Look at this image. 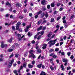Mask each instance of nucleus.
<instances>
[{
  "instance_id": "1",
  "label": "nucleus",
  "mask_w": 75,
  "mask_h": 75,
  "mask_svg": "<svg viewBox=\"0 0 75 75\" xmlns=\"http://www.w3.org/2000/svg\"><path fill=\"white\" fill-rule=\"evenodd\" d=\"M44 31H42L41 32H38L37 33V35H39V36H38L37 39V40H39L42 37L41 35H42L43 34H44Z\"/></svg>"
},
{
  "instance_id": "2",
  "label": "nucleus",
  "mask_w": 75,
  "mask_h": 75,
  "mask_svg": "<svg viewBox=\"0 0 75 75\" xmlns=\"http://www.w3.org/2000/svg\"><path fill=\"white\" fill-rule=\"evenodd\" d=\"M33 52L34 51L33 50H31L30 51V54L29 55V58H31L32 57L33 58H35V56L33 54Z\"/></svg>"
},
{
  "instance_id": "3",
  "label": "nucleus",
  "mask_w": 75,
  "mask_h": 75,
  "mask_svg": "<svg viewBox=\"0 0 75 75\" xmlns=\"http://www.w3.org/2000/svg\"><path fill=\"white\" fill-rule=\"evenodd\" d=\"M56 40H51L49 42H48V44H49L51 43L49 45V47H50L52 45H54V44H55V42H56Z\"/></svg>"
},
{
  "instance_id": "4",
  "label": "nucleus",
  "mask_w": 75,
  "mask_h": 75,
  "mask_svg": "<svg viewBox=\"0 0 75 75\" xmlns=\"http://www.w3.org/2000/svg\"><path fill=\"white\" fill-rule=\"evenodd\" d=\"M4 42H1V47L2 48H4V47H7V44L4 45Z\"/></svg>"
},
{
  "instance_id": "5",
  "label": "nucleus",
  "mask_w": 75,
  "mask_h": 75,
  "mask_svg": "<svg viewBox=\"0 0 75 75\" xmlns=\"http://www.w3.org/2000/svg\"><path fill=\"white\" fill-rule=\"evenodd\" d=\"M14 59H12L11 61V62H9V67H11L12 65V64H13V62H14Z\"/></svg>"
},
{
  "instance_id": "6",
  "label": "nucleus",
  "mask_w": 75,
  "mask_h": 75,
  "mask_svg": "<svg viewBox=\"0 0 75 75\" xmlns=\"http://www.w3.org/2000/svg\"><path fill=\"white\" fill-rule=\"evenodd\" d=\"M18 38V39L19 41H21V35L20 34H18L17 35Z\"/></svg>"
},
{
  "instance_id": "7",
  "label": "nucleus",
  "mask_w": 75,
  "mask_h": 75,
  "mask_svg": "<svg viewBox=\"0 0 75 75\" xmlns=\"http://www.w3.org/2000/svg\"><path fill=\"white\" fill-rule=\"evenodd\" d=\"M43 47H42L43 50H45L47 48V44H44L43 45Z\"/></svg>"
},
{
  "instance_id": "8",
  "label": "nucleus",
  "mask_w": 75,
  "mask_h": 75,
  "mask_svg": "<svg viewBox=\"0 0 75 75\" xmlns=\"http://www.w3.org/2000/svg\"><path fill=\"white\" fill-rule=\"evenodd\" d=\"M52 35V33L51 32L49 33L47 35V36L49 38H50L51 37V35Z\"/></svg>"
},
{
  "instance_id": "9",
  "label": "nucleus",
  "mask_w": 75,
  "mask_h": 75,
  "mask_svg": "<svg viewBox=\"0 0 75 75\" xmlns=\"http://www.w3.org/2000/svg\"><path fill=\"white\" fill-rule=\"evenodd\" d=\"M14 73V74H16V75H18V74H17V72L18 71L17 70H14L13 71ZM18 74H19V75H21V74H20V73H18Z\"/></svg>"
},
{
  "instance_id": "10",
  "label": "nucleus",
  "mask_w": 75,
  "mask_h": 75,
  "mask_svg": "<svg viewBox=\"0 0 75 75\" xmlns=\"http://www.w3.org/2000/svg\"><path fill=\"white\" fill-rule=\"evenodd\" d=\"M41 50L40 49H38L37 50V52L38 54L41 53Z\"/></svg>"
},
{
  "instance_id": "11",
  "label": "nucleus",
  "mask_w": 75,
  "mask_h": 75,
  "mask_svg": "<svg viewBox=\"0 0 75 75\" xmlns=\"http://www.w3.org/2000/svg\"><path fill=\"white\" fill-rule=\"evenodd\" d=\"M45 0H43L41 1L42 4V5H45Z\"/></svg>"
},
{
  "instance_id": "12",
  "label": "nucleus",
  "mask_w": 75,
  "mask_h": 75,
  "mask_svg": "<svg viewBox=\"0 0 75 75\" xmlns=\"http://www.w3.org/2000/svg\"><path fill=\"white\" fill-rule=\"evenodd\" d=\"M14 40V38H11V39L9 40H8V42H11L12 40Z\"/></svg>"
},
{
  "instance_id": "13",
  "label": "nucleus",
  "mask_w": 75,
  "mask_h": 75,
  "mask_svg": "<svg viewBox=\"0 0 75 75\" xmlns=\"http://www.w3.org/2000/svg\"><path fill=\"white\" fill-rule=\"evenodd\" d=\"M42 28V26H40L39 28H38L37 29L38 31H40V30H41Z\"/></svg>"
},
{
  "instance_id": "14",
  "label": "nucleus",
  "mask_w": 75,
  "mask_h": 75,
  "mask_svg": "<svg viewBox=\"0 0 75 75\" xmlns=\"http://www.w3.org/2000/svg\"><path fill=\"white\" fill-rule=\"evenodd\" d=\"M0 57L1 58H0V61H3V59L2 58L3 57V54H1Z\"/></svg>"
},
{
  "instance_id": "15",
  "label": "nucleus",
  "mask_w": 75,
  "mask_h": 75,
  "mask_svg": "<svg viewBox=\"0 0 75 75\" xmlns=\"http://www.w3.org/2000/svg\"><path fill=\"white\" fill-rule=\"evenodd\" d=\"M28 66L29 68H32L33 67V65H31L30 64H28Z\"/></svg>"
},
{
  "instance_id": "16",
  "label": "nucleus",
  "mask_w": 75,
  "mask_h": 75,
  "mask_svg": "<svg viewBox=\"0 0 75 75\" xmlns=\"http://www.w3.org/2000/svg\"><path fill=\"white\" fill-rule=\"evenodd\" d=\"M45 16V13H42L41 14L40 16H41L42 18Z\"/></svg>"
},
{
  "instance_id": "17",
  "label": "nucleus",
  "mask_w": 75,
  "mask_h": 75,
  "mask_svg": "<svg viewBox=\"0 0 75 75\" xmlns=\"http://www.w3.org/2000/svg\"><path fill=\"white\" fill-rule=\"evenodd\" d=\"M41 65H42V64H38V65H37V67L38 68H41Z\"/></svg>"
},
{
  "instance_id": "18",
  "label": "nucleus",
  "mask_w": 75,
  "mask_h": 75,
  "mask_svg": "<svg viewBox=\"0 0 75 75\" xmlns=\"http://www.w3.org/2000/svg\"><path fill=\"white\" fill-rule=\"evenodd\" d=\"M40 75H46V74H45V72L42 71Z\"/></svg>"
},
{
  "instance_id": "19",
  "label": "nucleus",
  "mask_w": 75,
  "mask_h": 75,
  "mask_svg": "<svg viewBox=\"0 0 75 75\" xmlns=\"http://www.w3.org/2000/svg\"><path fill=\"white\" fill-rule=\"evenodd\" d=\"M42 11H45L46 10V8H45V7L43 6L42 7Z\"/></svg>"
},
{
  "instance_id": "20",
  "label": "nucleus",
  "mask_w": 75,
  "mask_h": 75,
  "mask_svg": "<svg viewBox=\"0 0 75 75\" xmlns=\"http://www.w3.org/2000/svg\"><path fill=\"white\" fill-rule=\"evenodd\" d=\"M23 66H21L20 69H19V70H18V73H20V70H21V69H23Z\"/></svg>"
},
{
  "instance_id": "21",
  "label": "nucleus",
  "mask_w": 75,
  "mask_h": 75,
  "mask_svg": "<svg viewBox=\"0 0 75 75\" xmlns=\"http://www.w3.org/2000/svg\"><path fill=\"white\" fill-rule=\"evenodd\" d=\"M13 49H9L7 51L8 52H12V51H13Z\"/></svg>"
},
{
  "instance_id": "22",
  "label": "nucleus",
  "mask_w": 75,
  "mask_h": 75,
  "mask_svg": "<svg viewBox=\"0 0 75 75\" xmlns=\"http://www.w3.org/2000/svg\"><path fill=\"white\" fill-rule=\"evenodd\" d=\"M61 68L62 71H64V66H63V65H61Z\"/></svg>"
},
{
  "instance_id": "23",
  "label": "nucleus",
  "mask_w": 75,
  "mask_h": 75,
  "mask_svg": "<svg viewBox=\"0 0 75 75\" xmlns=\"http://www.w3.org/2000/svg\"><path fill=\"white\" fill-rule=\"evenodd\" d=\"M45 16L46 18H47L48 17V14L47 12H46L45 14Z\"/></svg>"
},
{
  "instance_id": "24",
  "label": "nucleus",
  "mask_w": 75,
  "mask_h": 75,
  "mask_svg": "<svg viewBox=\"0 0 75 75\" xmlns=\"http://www.w3.org/2000/svg\"><path fill=\"white\" fill-rule=\"evenodd\" d=\"M42 13V11H40L39 12L36 13V14H37V15H39V14H40L41 13Z\"/></svg>"
},
{
  "instance_id": "25",
  "label": "nucleus",
  "mask_w": 75,
  "mask_h": 75,
  "mask_svg": "<svg viewBox=\"0 0 75 75\" xmlns=\"http://www.w3.org/2000/svg\"><path fill=\"white\" fill-rule=\"evenodd\" d=\"M20 25H21V23L19 22H18L16 24V25H18V26H20Z\"/></svg>"
},
{
  "instance_id": "26",
  "label": "nucleus",
  "mask_w": 75,
  "mask_h": 75,
  "mask_svg": "<svg viewBox=\"0 0 75 75\" xmlns=\"http://www.w3.org/2000/svg\"><path fill=\"white\" fill-rule=\"evenodd\" d=\"M30 27H31V24H30L28 26H27L26 27V28L28 30L29 28H30Z\"/></svg>"
},
{
  "instance_id": "27",
  "label": "nucleus",
  "mask_w": 75,
  "mask_h": 75,
  "mask_svg": "<svg viewBox=\"0 0 75 75\" xmlns=\"http://www.w3.org/2000/svg\"><path fill=\"white\" fill-rule=\"evenodd\" d=\"M63 62H67L68 60L66 59H63Z\"/></svg>"
},
{
  "instance_id": "28",
  "label": "nucleus",
  "mask_w": 75,
  "mask_h": 75,
  "mask_svg": "<svg viewBox=\"0 0 75 75\" xmlns=\"http://www.w3.org/2000/svg\"><path fill=\"white\" fill-rule=\"evenodd\" d=\"M21 6V4H20L17 3L16 4V7H20Z\"/></svg>"
},
{
  "instance_id": "29",
  "label": "nucleus",
  "mask_w": 75,
  "mask_h": 75,
  "mask_svg": "<svg viewBox=\"0 0 75 75\" xmlns=\"http://www.w3.org/2000/svg\"><path fill=\"white\" fill-rule=\"evenodd\" d=\"M6 6H7V5H9L10 7H11V4L9 3L8 2H7L6 3Z\"/></svg>"
},
{
  "instance_id": "30",
  "label": "nucleus",
  "mask_w": 75,
  "mask_h": 75,
  "mask_svg": "<svg viewBox=\"0 0 75 75\" xmlns=\"http://www.w3.org/2000/svg\"><path fill=\"white\" fill-rule=\"evenodd\" d=\"M51 7H54L55 6V4H54V3H52L51 4Z\"/></svg>"
},
{
  "instance_id": "31",
  "label": "nucleus",
  "mask_w": 75,
  "mask_h": 75,
  "mask_svg": "<svg viewBox=\"0 0 75 75\" xmlns=\"http://www.w3.org/2000/svg\"><path fill=\"white\" fill-rule=\"evenodd\" d=\"M23 18H24L23 17V16L22 15H21L19 16V18H20V19H23Z\"/></svg>"
},
{
  "instance_id": "32",
  "label": "nucleus",
  "mask_w": 75,
  "mask_h": 75,
  "mask_svg": "<svg viewBox=\"0 0 75 75\" xmlns=\"http://www.w3.org/2000/svg\"><path fill=\"white\" fill-rule=\"evenodd\" d=\"M26 63H24L23 65V67H24L25 68H26Z\"/></svg>"
},
{
  "instance_id": "33",
  "label": "nucleus",
  "mask_w": 75,
  "mask_h": 75,
  "mask_svg": "<svg viewBox=\"0 0 75 75\" xmlns=\"http://www.w3.org/2000/svg\"><path fill=\"white\" fill-rule=\"evenodd\" d=\"M54 51V49H50L49 50L50 52H53V51Z\"/></svg>"
},
{
  "instance_id": "34",
  "label": "nucleus",
  "mask_w": 75,
  "mask_h": 75,
  "mask_svg": "<svg viewBox=\"0 0 75 75\" xmlns=\"http://www.w3.org/2000/svg\"><path fill=\"white\" fill-rule=\"evenodd\" d=\"M35 63V61L34 60H33L32 62V65H34Z\"/></svg>"
},
{
  "instance_id": "35",
  "label": "nucleus",
  "mask_w": 75,
  "mask_h": 75,
  "mask_svg": "<svg viewBox=\"0 0 75 75\" xmlns=\"http://www.w3.org/2000/svg\"><path fill=\"white\" fill-rule=\"evenodd\" d=\"M54 18H52L51 19V22H54Z\"/></svg>"
},
{
  "instance_id": "36",
  "label": "nucleus",
  "mask_w": 75,
  "mask_h": 75,
  "mask_svg": "<svg viewBox=\"0 0 75 75\" xmlns=\"http://www.w3.org/2000/svg\"><path fill=\"white\" fill-rule=\"evenodd\" d=\"M19 27H20L19 26H18V25H16V30H18V28H19Z\"/></svg>"
},
{
  "instance_id": "37",
  "label": "nucleus",
  "mask_w": 75,
  "mask_h": 75,
  "mask_svg": "<svg viewBox=\"0 0 75 75\" xmlns=\"http://www.w3.org/2000/svg\"><path fill=\"white\" fill-rule=\"evenodd\" d=\"M15 57H16V58H17L18 57V53H16L15 54Z\"/></svg>"
},
{
  "instance_id": "38",
  "label": "nucleus",
  "mask_w": 75,
  "mask_h": 75,
  "mask_svg": "<svg viewBox=\"0 0 75 75\" xmlns=\"http://www.w3.org/2000/svg\"><path fill=\"white\" fill-rule=\"evenodd\" d=\"M28 29L27 28H26V29H25V33H27L28 32Z\"/></svg>"
},
{
  "instance_id": "39",
  "label": "nucleus",
  "mask_w": 75,
  "mask_h": 75,
  "mask_svg": "<svg viewBox=\"0 0 75 75\" xmlns=\"http://www.w3.org/2000/svg\"><path fill=\"white\" fill-rule=\"evenodd\" d=\"M15 30V27L14 26H13L12 27V30H13V31H14Z\"/></svg>"
},
{
  "instance_id": "40",
  "label": "nucleus",
  "mask_w": 75,
  "mask_h": 75,
  "mask_svg": "<svg viewBox=\"0 0 75 75\" xmlns=\"http://www.w3.org/2000/svg\"><path fill=\"white\" fill-rule=\"evenodd\" d=\"M70 55H71V52H68L67 53V55L68 57H69V56H70Z\"/></svg>"
},
{
  "instance_id": "41",
  "label": "nucleus",
  "mask_w": 75,
  "mask_h": 75,
  "mask_svg": "<svg viewBox=\"0 0 75 75\" xmlns=\"http://www.w3.org/2000/svg\"><path fill=\"white\" fill-rule=\"evenodd\" d=\"M70 59H71V60H72L74 58V56L73 55H71V57H70Z\"/></svg>"
},
{
  "instance_id": "42",
  "label": "nucleus",
  "mask_w": 75,
  "mask_h": 75,
  "mask_svg": "<svg viewBox=\"0 0 75 75\" xmlns=\"http://www.w3.org/2000/svg\"><path fill=\"white\" fill-rule=\"evenodd\" d=\"M14 56V54H12L9 57V58H11L12 57H13Z\"/></svg>"
},
{
  "instance_id": "43",
  "label": "nucleus",
  "mask_w": 75,
  "mask_h": 75,
  "mask_svg": "<svg viewBox=\"0 0 75 75\" xmlns=\"http://www.w3.org/2000/svg\"><path fill=\"white\" fill-rule=\"evenodd\" d=\"M60 18H61V16H59V17H58L57 19V21H58V20H59V19H60Z\"/></svg>"
},
{
  "instance_id": "44",
  "label": "nucleus",
  "mask_w": 75,
  "mask_h": 75,
  "mask_svg": "<svg viewBox=\"0 0 75 75\" xmlns=\"http://www.w3.org/2000/svg\"><path fill=\"white\" fill-rule=\"evenodd\" d=\"M27 52H25V53L24 55L25 56V57H27Z\"/></svg>"
},
{
  "instance_id": "45",
  "label": "nucleus",
  "mask_w": 75,
  "mask_h": 75,
  "mask_svg": "<svg viewBox=\"0 0 75 75\" xmlns=\"http://www.w3.org/2000/svg\"><path fill=\"white\" fill-rule=\"evenodd\" d=\"M47 7L48 9H50V5H48L47 6Z\"/></svg>"
},
{
  "instance_id": "46",
  "label": "nucleus",
  "mask_w": 75,
  "mask_h": 75,
  "mask_svg": "<svg viewBox=\"0 0 75 75\" xmlns=\"http://www.w3.org/2000/svg\"><path fill=\"white\" fill-rule=\"evenodd\" d=\"M15 46H16L17 47H18L19 46V45L17 43H15Z\"/></svg>"
},
{
  "instance_id": "47",
  "label": "nucleus",
  "mask_w": 75,
  "mask_h": 75,
  "mask_svg": "<svg viewBox=\"0 0 75 75\" xmlns=\"http://www.w3.org/2000/svg\"><path fill=\"white\" fill-rule=\"evenodd\" d=\"M38 15H36L35 16V18H38Z\"/></svg>"
},
{
  "instance_id": "48",
  "label": "nucleus",
  "mask_w": 75,
  "mask_h": 75,
  "mask_svg": "<svg viewBox=\"0 0 75 75\" xmlns=\"http://www.w3.org/2000/svg\"><path fill=\"white\" fill-rule=\"evenodd\" d=\"M71 37H72V36H71V35H69V37H68L67 38L68 39V40H69L71 38Z\"/></svg>"
},
{
  "instance_id": "49",
  "label": "nucleus",
  "mask_w": 75,
  "mask_h": 75,
  "mask_svg": "<svg viewBox=\"0 0 75 75\" xmlns=\"http://www.w3.org/2000/svg\"><path fill=\"white\" fill-rule=\"evenodd\" d=\"M57 13H58V11H55L54 13V14H57Z\"/></svg>"
},
{
  "instance_id": "50",
  "label": "nucleus",
  "mask_w": 75,
  "mask_h": 75,
  "mask_svg": "<svg viewBox=\"0 0 75 75\" xmlns=\"http://www.w3.org/2000/svg\"><path fill=\"white\" fill-rule=\"evenodd\" d=\"M59 51V49L58 48H56L55 49V51Z\"/></svg>"
},
{
  "instance_id": "51",
  "label": "nucleus",
  "mask_w": 75,
  "mask_h": 75,
  "mask_svg": "<svg viewBox=\"0 0 75 75\" xmlns=\"http://www.w3.org/2000/svg\"><path fill=\"white\" fill-rule=\"evenodd\" d=\"M56 28H57V30H59V25H57L56 26Z\"/></svg>"
},
{
  "instance_id": "52",
  "label": "nucleus",
  "mask_w": 75,
  "mask_h": 75,
  "mask_svg": "<svg viewBox=\"0 0 75 75\" xmlns=\"http://www.w3.org/2000/svg\"><path fill=\"white\" fill-rule=\"evenodd\" d=\"M38 42H39V41H38L36 42V45H38Z\"/></svg>"
},
{
  "instance_id": "53",
  "label": "nucleus",
  "mask_w": 75,
  "mask_h": 75,
  "mask_svg": "<svg viewBox=\"0 0 75 75\" xmlns=\"http://www.w3.org/2000/svg\"><path fill=\"white\" fill-rule=\"evenodd\" d=\"M27 9H24V13H27Z\"/></svg>"
},
{
  "instance_id": "54",
  "label": "nucleus",
  "mask_w": 75,
  "mask_h": 75,
  "mask_svg": "<svg viewBox=\"0 0 75 75\" xmlns=\"http://www.w3.org/2000/svg\"><path fill=\"white\" fill-rule=\"evenodd\" d=\"M50 62H51H51H52V61H53V58H52L50 59Z\"/></svg>"
},
{
  "instance_id": "55",
  "label": "nucleus",
  "mask_w": 75,
  "mask_h": 75,
  "mask_svg": "<svg viewBox=\"0 0 75 75\" xmlns=\"http://www.w3.org/2000/svg\"><path fill=\"white\" fill-rule=\"evenodd\" d=\"M55 35H53L52 36H51V38H53L55 37Z\"/></svg>"
},
{
  "instance_id": "56",
  "label": "nucleus",
  "mask_w": 75,
  "mask_h": 75,
  "mask_svg": "<svg viewBox=\"0 0 75 75\" xmlns=\"http://www.w3.org/2000/svg\"><path fill=\"white\" fill-rule=\"evenodd\" d=\"M50 68L51 70H52V71L54 70V68H53V67H50Z\"/></svg>"
},
{
  "instance_id": "57",
  "label": "nucleus",
  "mask_w": 75,
  "mask_h": 75,
  "mask_svg": "<svg viewBox=\"0 0 75 75\" xmlns=\"http://www.w3.org/2000/svg\"><path fill=\"white\" fill-rule=\"evenodd\" d=\"M63 23H64V24H65V23H66V20H63Z\"/></svg>"
},
{
  "instance_id": "58",
  "label": "nucleus",
  "mask_w": 75,
  "mask_h": 75,
  "mask_svg": "<svg viewBox=\"0 0 75 75\" xmlns=\"http://www.w3.org/2000/svg\"><path fill=\"white\" fill-rule=\"evenodd\" d=\"M57 57L55 55H54L53 56V58H57Z\"/></svg>"
},
{
  "instance_id": "59",
  "label": "nucleus",
  "mask_w": 75,
  "mask_h": 75,
  "mask_svg": "<svg viewBox=\"0 0 75 75\" xmlns=\"http://www.w3.org/2000/svg\"><path fill=\"white\" fill-rule=\"evenodd\" d=\"M64 27H65V28H67V27H68V25H66L65 24H64Z\"/></svg>"
},
{
  "instance_id": "60",
  "label": "nucleus",
  "mask_w": 75,
  "mask_h": 75,
  "mask_svg": "<svg viewBox=\"0 0 75 75\" xmlns=\"http://www.w3.org/2000/svg\"><path fill=\"white\" fill-rule=\"evenodd\" d=\"M71 69V67H68L67 68V70H69V69Z\"/></svg>"
},
{
  "instance_id": "61",
  "label": "nucleus",
  "mask_w": 75,
  "mask_h": 75,
  "mask_svg": "<svg viewBox=\"0 0 75 75\" xmlns=\"http://www.w3.org/2000/svg\"><path fill=\"white\" fill-rule=\"evenodd\" d=\"M29 16H30V17H32L33 16V14H32V13H30L29 14Z\"/></svg>"
},
{
  "instance_id": "62",
  "label": "nucleus",
  "mask_w": 75,
  "mask_h": 75,
  "mask_svg": "<svg viewBox=\"0 0 75 75\" xmlns=\"http://www.w3.org/2000/svg\"><path fill=\"white\" fill-rule=\"evenodd\" d=\"M46 22H47V21H46V20H45L43 21L42 23L43 24H44V23H46Z\"/></svg>"
},
{
  "instance_id": "63",
  "label": "nucleus",
  "mask_w": 75,
  "mask_h": 75,
  "mask_svg": "<svg viewBox=\"0 0 75 75\" xmlns=\"http://www.w3.org/2000/svg\"><path fill=\"white\" fill-rule=\"evenodd\" d=\"M28 36H31V35H30V32H28Z\"/></svg>"
},
{
  "instance_id": "64",
  "label": "nucleus",
  "mask_w": 75,
  "mask_h": 75,
  "mask_svg": "<svg viewBox=\"0 0 75 75\" xmlns=\"http://www.w3.org/2000/svg\"><path fill=\"white\" fill-rule=\"evenodd\" d=\"M35 41H34V40H33L32 41V44H35Z\"/></svg>"
}]
</instances>
